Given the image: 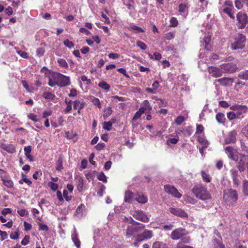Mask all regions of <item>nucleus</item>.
Wrapping results in <instances>:
<instances>
[{
  "mask_svg": "<svg viewBox=\"0 0 248 248\" xmlns=\"http://www.w3.org/2000/svg\"><path fill=\"white\" fill-rule=\"evenodd\" d=\"M75 134L73 133V132L67 131L65 133V136L68 139L71 140L73 139L75 136Z\"/></svg>",
  "mask_w": 248,
  "mask_h": 248,
  "instance_id": "56",
  "label": "nucleus"
},
{
  "mask_svg": "<svg viewBox=\"0 0 248 248\" xmlns=\"http://www.w3.org/2000/svg\"><path fill=\"white\" fill-rule=\"evenodd\" d=\"M187 9V6L185 4H180L179 5V11L181 13H184L185 12Z\"/></svg>",
  "mask_w": 248,
  "mask_h": 248,
  "instance_id": "52",
  "label": "nucleus"
},
{
  "mask_svg": "<svg viewBox=\"0 0 248 248\" xmlns=\"http://www.w3.org/2000/svg\"><path fill=\"white\" fill-rule=\"evenodd\" d=\"M198 141L202 145L203 148H206L209 145V142L204 137H199Z\"/></svg>",
  "mask_w": 248,
  "mask_h": 248,
  "instance_id": "31",
  "label": "nucleus"
},
{
  "mask_svg": "<svg viewBox=\"0 0 248 248\" xmlns=\"http://www.w3.org/2000/svg\"><path fill=\"white\" fill-rule=\"evenodd\" d=\"M122 1L129 10L134 9V0H122Z\"/></svg>",
  "mask_w": 248,
  "mask_h": 248,
  "instance_id": "29",
  "label": "nucleus"
},
{
  "mask_svg": "<svg viewBox=\"0 0 248 248\" xmlns=\"http://www.w3.org/2000/svg\"><path fill=\"white\" fill-rule=\"evenodd\" d=\"M39 229L41 231H47L48 230V227L46 225L39 223Z\"/></svg>",
  "mask_w": 248,
  "mask_h": 248,
  "instance_id": "63",
  "label": "nucleus"
},
{
  "mask_svg": "<svg viewBox=\"0 0 248 248\" xmlns=\"http://www.w3.org/2000/svg\"><path fill=\"white\" fill-rule=\"evenodd\" d=\"M103 128L107 131H110L112 128V125L108 122H105L103 123Z\"/></svg>",
  "mask_w": 248,
  "mask_h": 248,
  "instance_id": "53",
  "label": "nucleus"
},
{
  "mask_svg": "<svg viewBox=\"0 0 248 248\" xmlns=\"http://www.w3.org/2000/svg\"><path fill=\"white\" fill-rule=\"evenodd\" d=\"M164 190L167 193L175 198H180L182 196V194L175 187L170 185L164 186Z\"/></svg>",
  "mask_w": 248,
  "mask_h": 248,
  "instance_id": "12",
  "label": "nucleus"
},
{
  "mask_svg": "<svg viewBox=\"0 0 248 248\" xmlns=\"http://www.w3.org/2000/svg\"><path fill=\"white\" fill-rule=\"evenodd\" d=\"M216 118L219 123H224L226 120L224 114L220 112L217 114Z\"/></svg>",
  "mask_w": 248,
  "mask_h": 248,
  "instance_id": "32",
  "label": "nucleus"
},
{
  "mask_svg": "<svg viewBox=\"0 0 248 248\" xmlns=\"http://www.w3.org/2000/svg\"><path fill=\"white\" fill-rule=\"evenodd\" d=\"M137 46L140 47L142 50H145L147 48V46L143 42L138 41L136 43Z\"/></svg>",
  "mask_w": 248,
  "mask_h": 248,
  "instance_id": "51",
  "label": "nucleus"
},
{
  "mask_svg": "<svg viewBox=\"0 0 248 248\" xmlns=\"http://www.w3.org/2000/svg\"><path fill=\"white\" fill-rule=\"evenodd\" d=\"M246 36L242 34L236 35L231 43V47L232 50L242 49L245 46Z\"/></svg>",
  "mask_w": 248,
  "mask_h": 248,
  "instance_id": "2",
  "label": "nucleus"
},
{
  "mask_svg": "<svg viewBox=\"0 0 248 248\" xmlns=\"http://www.w3.org/2000/svg\"><path fill=\"white\" fill-rule=\"evenodd\" d=\"M98 86L107 92L108 91L110 88V85L104 81L100 82L98 84Z\"/></svg>",
  "mask_w": 248,
  "mask_h": 248,
  "instance_id": "35",
  "label": "nucleus"
},
{
  "mask_svg": "<svg viewBox=\"0 0 248 248\" xmlns=\"http://www.w3.org/2000/svg\"><path fill=\"white\" fill-rule=\"evenodd\" d=\"M129 220L133 222V223L127 227L126 232L127 235L131 236L135 232H137L144 227L143 224L135 221L131 217L129 219Z\"/></svg>",
  "mask_w": 248,
  "mask_h": 248,
  "instance_id": "6",
  "label": "nucleus"
},
{
  "mask_svg": "<svg viewBox=\"0 0 248 248\" xmlns=\"http://www.w3.org/2000/svg\"><path fill=\"white\" fill-rule=\"evenodd\" d=\"M223 198L226 202H235L238 199L237 192L236 190L232 189L225 190Z\"/></svg>",
  "mask_w": 248,
  "mask_h": 248,
  "instance_id": "3",
  "label": "nucleus"
},
{
  "mask_svg": "<svg viewBox=\"0 0 248 248\" xmlns=\"http://www.w3.org/2000/svg\"><path fill=\"white\" fill-rule=\"evenodd\" d=\"M56 78L57 79L58 86L62 87L70 84V79L69 77H67L60 73H56Z\"/></svg>",
  "mask_w": 248,
  "mask_h": 248,
  "instance_id": "8",
  "label": "nucleus"
},
{
  "mask_svg": "<svg viewBox=\"0 0 248 248\" xmlns=\"http://www.w3.org/2000/svg\"><path fill=\"white\" fill-rule=\"evenodd\" d=\"M24 150L26 157L30 160V161L33 160L32 156L31 155V146L24 147Z\"/></svg>",
  "mask_w": 248,
  "mask_h": 248,
  "instance_id": "23",
  "label": "nucleus"
},
{
  "mask_svg": "<svg viewBox=\"0 0 248 248\" xmlns=\"http://www.w3.org/2000/svg\"><path fill=\"white\" fill-rule=\"evenodd\" d=\"M130 31H134L135 33H140V32H143L144 31L140 28L138 26H137L134 25H131L129 27Z\"/></svg>",
  "mask_w": 248,
  "mask_h": 248,
  "instance_id": "37",
  "label": "nucleus"
},
{
  "mask_svg": "<svg viewBox=\"0 0 248 248\" xmlns=\"http://www.w3.org/2000/svg\"><path fill=\"white\" fill-rule=\"evenodd\" d=\"M230 109L235 111L238 118H243L247 112L248 108L246 105L236 104L230 107Z\"/></svg>",
  "mask_w": 248,
  "mask_h": 248,
  "instance_id": "7",
  "label": "nucleus"
},
{
  "mask_svg": "<svg viewBox=\"0 0 248 248\" xmlns=\"http://www.w3.org/2000/svg\"><path fill=\"white\" fill-rule=\"evenodd\" d=\"M176 248H193L191 246H186L182 242H179L176 246Z\"/></svg>",
  "mask_w": 248,
  "mask_h": 248,
  "instance_id": "64",
  "label": "nucleus"
},
{
  "mask_svg": "<svg viewBox=\"0 0 248 248\" xmlns=\"http://www.w3.org/2000/svg\"><path fill=\"white\" fill-rule=\"evenodd\" d=\"M57 62L62 67L67 68L68 67V64L64 59L59 58L57 60Z\"/></svg>",
  "mask_w": 248,
  "mask_h": 248,
  "instance_id": "38",
  "label": "nucleus"
},
{
  "mask_svg": "<svg viewBox=\"0 0 248 248\" xmlns=\"http://www.w3.org/2000/svg\"><path fill=\"white\" fill-rule=\"evenodd\" d=\"M141 105L143 106L144 108L147 109V110L151 111L152 109V107L151 106L149 102L147 100H144Z\"/></svg>",
  "mask_w": 248,
  "mask_h": 248,
  "instance_id": "49",
  "label": "nucleus"
},
{
  "mask_svg": "<svg viewBox=\"0 0 248 248\" xmlns=\"http://www.w3.org/2000/svg\"><path fill=\"white\" fill-rule=\"evenodd\" d=\"M204 128L201 124L197 125L196 127V134H201L203 131Z\"/></svg>",
  "mask_w": 248,
  "mask_h": 248,
  "instance_id": "60",
  "label": "nucleus"
},
{
  "mask_svg": "<svg viewBox=\"0 0 248 248\" xmlns=\"http://www.w3.org/2000/svg\"><path fill=\"white\" fill-rule=\"evenodd\" d=\"M235 6L238 9H241L243 7V4L240 0H235Z\"/></svg>",
  "mask_w": 248,
  "mask_h": 248,
  "instance_id": "59",
  "label": "nucleus"
},
{
  "mask_svg": "<svg viewBox=\"0 0 248 248\" xmlns=\"http://www.w3.org/2000/svg\"><path fill=\"white\" fill-rule=\"evenodd\" d=\"M91 101L94 105L96 106L99 108H102L101 104L98 98L92 96L91 97Z\"/></svg>",
  "mask_w": 248,
  "mask_h": 248,
  "instance_id": "39",
  "label": "nucleus"
},
{
  "mask_svg": "<svg viewBox=\"0 0 248 248\" xmlns=\"http://www.w3.org/2000/svg\"><path fill=\"white\" fill-rule=\"evenodd\" d=\"M225 151L229 158L234 161H238L239 154L234 148L232 146H227L225 149Z\"/></svg>",
  "mask_w": 248,
  "mask_h": 248,
  "instance_id": "10",
  "label": "nucleus"
},
{
  "mask_svg": "<svg viewBox=\"0 0 248 248\" xmlns=\"http://www.w3.org/2000/svg\"><path fill=\"white\" fill-rule=\"evenodd\" d=\"M236 25L239 29H243L247 27L248 30V16L247 14L242 12H238L236 15Z\"/></svg>",
  "mask_w": 248,
  "mask_h": 248,
  "instance_id": "4",
  "label": "nucleus"
},
{
  "mask_svg": "<svg viewBox=\"0 0 248 248\" xmlns=\"http://www.w3.org/2000/svg\"><path fill=\"white\" fill-rule=\"evenodd\" d=\"M153 236L152 232L146 230L140 235L138 236L137 240L138 241H142L144 240L150 239Z\"/></svg>",
  "mask_w": 248,
  "mask_h": 248,
  "instance_id": "20",
  "label": "nucleus"
},
{
  "mask_svg": "<svg viewBox=\"0 0 248 248\" xmlns=\"http://www.w3.org/2000/svg\"><path fill=\"white\" fill-rule=\"evenodd\" d=\"M142 114L140 113L139 111H137L135 114L134 116L132 118L133 121H136L138 119H140L141 116Z\"/></svg>",
  "mask_w": 248,
  "mask_h": 248,
  "instance_id": "62",
  "label": "nucleus"
},
{
  "mask_svg": "<svg viewBox=\"0 0 248 248\" xmlns=\"http://www.w3.org/2000/svg\"><path fill=\"white\" fill-rule=\"evenodd\" d=\"M192 192L196 198L202 201L208 200L212 199L211 194L205 186H196L192 189Z\"/></svg>",
  "mask_w": 248,
  "mask_h": 248,
  "instance_id": "1",
  "label": "nucleus"
},
{
  "mask_svg": "<svg viewBox=\"0 0 248 248\" xmlns=\"http://www.w3.org/2000/svg\"><path fill=\"white\" fill-rule=\"evenodd\" d=\"M62 158L60 157L56 162V170L58 171H61L63 169Z\"/></svg>",
  "mask_w": 248,
  "mask_h": 248,
  "instance_id": "36",
  "label": "nucleus"
},
{
  "mask_svg": "<svg viewBox=\"0 0 248 248\" xmlns=\"http://www.w3.org/2000/svg\"><path fill=\"white\" fill-rule=\"evenodd\" d=\"M231 177L232 179L233 185L237 187L240 184V181L239 179V176L238 175V171L234 168L231 169L230 171Z\"/></svg>",
  "mask_w": 248,
  "mask_h": 248,
  "instance_id": "15",
  "label": "nucleus"
},
{
  "mask_svg": "<svg viewBox=\"0 0 248 248\" xmlns=\"http://www.w3.org/2000/svg\"><path fill=\"white\" fill-rule=\"evenodd\" d=\"M72 239L77 248H80V242L78 238V232L76 229L74 228L73 232L72 234Z\"/></svg>",
  "mask_w": 248,
  "mask_h": 248,
  "instance_id": "22",
  "label": "nucleus"
},
{
  "mask_svg": "<svg viewBox=\"0 0 248 248\" xmlns=\"http://www.w3.org/2000/svg\"><path fill=\"white\" fill-rule=\"evenodd\" d=\"M56 73H54L51 78H49L48 84L51 87L58 85L57 79H56Z\"/></svg>",
  "mask_w": 248,
  "mask_h": 248,
  "instance_id": "25",
  "label": "nucleus"
},
{
  "mask_svg": "<svg viewBox=\"0 0 248 248\" xmlns=\"http://www.w3.org/2000/svg\"><path fill=\"white\" fill-rule=\"evenodd\" d=\"M185 120L184 117L182 116H178L175 120V122L176 124L177 125H180Z\"/></svg>",
  "mask_w": 248,
  "mask_h": 248,
  "instance_id": "55",
  "label": "nucleus"
},
{
  "mask_svg": "<svg viewBox=\"0 0 248 248\" xmlns=\"http://www.w3.org/2000/svg\"><path fill=\"white\" fill-rule=\"evenodd\" d=\"M0 148L6 151L9 154H14L16 151L15 146L11 144H5L3 142H0Z\"/></svg>",
  "mask_w": 248,
  "mask_h": 248,
  "instance_id": "18",
  "label": "nucleus"
},
{
  "mask_svg": "<svg viewBox=\"0 0 248 248\" xmlns=\"http://www.w3.org/2000/svg\"><path fill=\"white\" fill-rule=\"evenodd\" d=\"M208 72L209 74L214 78H218L222 76L224 72L222 71L220 66L217 67H209Z\"/></svg>",
  "mask_w": 248,
  "mask_h": 248,
  "instance_id": "14",
  "label": "nucleus"
},
{
  "mask_svg": "<svg viewBox=\"0 0 248 248\" xmlns=\"http://www.w3.org/2000/svg\"><path fill=\"white\" fill-rule=\"evenodd\" d=\"M148 56L152 60H159L161 58V55L158 52H155L153 55L149 53Z\"/></svg>",
  "mask_w": 248,
  "mask_h": 248,
  "instance_id": "40",
  "label": "nucleus"
},
{
  "mask_svg": "<svg viewBox=\"0 0 248 248\" xmlns=\"http://www.w3.org/2000/svg\"><path fill=\"white\" fill-rule=\"evenodd\" d=\"M136 201L140 203H145L148 201V198L142 194H138L135 199Z\"/></svg>",
  "mask_w": 248,
  "mask_h": 248,
  "instance_id": "24",
  "label": "nucleus"
},
{
  "mask_svg": "<svg viewBox=\"0 0 248 248\" xmlns=\"http://www.w3.org/2000/svg\"><path fill=\"white\" fill-rule=\"evenodd\" d=\"M152 248H168V246L162 242H156L153 244Z\"/></svg>",
  "mask_w": 248,
  "mask_h": 248,
  "instance_id": "30",
  "label": "nucleus"
},
{
  "mask_svg": "<svg viewBox=\"0 0 248 248\" xmlns=\"http://www.w3.org/2000/svg\"><path fill=\"white\" fill-rule=\"evenodd\" d=\"M243 192L245 196H248V180H245L243 182Z\"/></svg>",
  "mask_w": 248,
  "mask_h": 248,
  "instance_id": "34",
  "label": "nucleus"
},
{
  "mask_svg": "<svg viewBox=\"0 0 248 248\" xmlns=\"http://www.w3.org/2000/svg\"><path fill=\"white\" fill-rule=\"evenodd\" d=\"M64 45L69 48H73L74 46V44L72 42L70 41L68 39H66L64 40Z\"/></svg>",
  "mask_w": 248,
  "mask_h": 248,
  "instance_id": "54",
  "label": "nucleus"
},
{
  "mask_svg": "<svg viewBox=\"0 0 248 248\" xmlns=\"http://www.w3.org/2000/svg\"><path fill=\"white\" fill-rule=\"evenodd\" d=\"M133 193L130 191H126L125 193L124 202H130L133 197Z\"/></svg>",
  "mask_w": 248,
  "mask_h": 248,
  "instance_id": "28",
  "label": "nucleus"
},
{
  "mask_svg": "<svg viewBox=\"0 0 248 248\" xmlns=\"http://www.w3.org/2000/svg\"><path fill=\"white\" fill-rule=\"evenodd\" d=\"M220 67L224 73H232L235 72L238 68L236 64L233 63H224L220 65Z\"/></svg>",
  "mask_w": 248,
  "mask_h": 248,
  "instance_id": "13",
  "label": "nucleus"
},
{
  "mask_svg": "<svg viewBox=\"0 0 248 248\" xmlns=\"http://www.w3.org/2000/svg\"><path fill=\"white\" fill-rule=\"evenodd\" d=\"M187 234L186 230L183 228H179L173 230L170 234V238L173 240H179Z\"/></svg>",
  "mask_w": 248,
  "mask_h": 248,
  "instance_id": "9",
  "label": "nucleus"
},
{
  "mask_svg": "<svg viewBox=\"0 0 248 248\" xmlns=\"http://www.w3.org/2000/svg\"><path fill=\"white\" fill-rule=\"evenodd\" d=\"M132 216L135 219L144 222H147L149 220V217L147 215L142 211L140 210H135L132 211Z\"/></svg>",
  "mask_w": 248,
  "mask_h": 248,
  "instance_id": "11",
  "label": "nucleus"
},
{
  "mask_svg": "<svg viewBox=\"0 0 248 248\" xmlns=\"http://www.w3.org/2000/svg\"><path fill=\"white\" fill-rule=\"evenodd\" d=\"M29 239L30 236L29 235H25L21 241V244L23 246L28 245L29 243Z\"/></svg>",
  "mask_w": 248,
  "mask_h": 248,
  "instance_id": "58",
  "label": "nucleus"
},
{
  "mask_svg": "<svg viewBox=\"0 0 248 248\" xmlns=\"http://www.w3.org/2000/svg\"><path fill=\"white\" fill-rule=\"evenodd\" d=\"M47 186L51 189L54 191H55L58 188V185L53 183V182H49L47 184Z\"/></svg>",
  "mask_w": 248,
  "mask_h": 248,
  "instance_id": "47",
  "label": "nucleus"
},
{
  "mask_svg": "<svg viewBox=\"0 0 248 248\" xmlns=\"http://www.w3.org/2000/svg\"><path fill=\"white\" fill-rule=\"evenodd\" d=\"M169 211L173 215L181 217H187L188 215L184 210L179 209L171 207L169 208Z\"/></svg>",
  "mask_w": 248,
  "mask_h": 248,
  "instance_id": "17",
  "label": "nucleus"
},
{
  "mask_svg": "<svg viewBox=\"0 0 248 248\" xmlns=\"http://www.w3.org/2000/svg\"><path fill=\"white\" fill-rule=\"evenodd\" d=\"M52 111L51 110H47L44 111L43 113V117L44 118H46L50 116L52 114Z\"/></svg>",
  "mask_w": 248,
  "mask_h": 248,
  "instance_id": "61",
  "label": "nucleus"
},
{
  "mask_svg": "<svg viewBox=\"0 0 248 248\" xmlns=\"http://www.w3.org/2000/svg\"><path fill=\"white\" fill-rule=\"evenodd\" d=\"M2 181L4 185L8 188H12L14 184L12 180L8 178L1 177Z\"/></svg>",
  "mask_w": 248,
  "mask_h": 248,
  "instance_id": "26",
  "label": "nucleus"
},
{
  "mask_svg": "<svg viewBox=\"0 0 248 248\" xmlns=\"http://www.w3.org/2000/svg\"><path fill=\"white\" fill-rule=\"evenodd\" d=\"M45 50L43 47L37 48L36 51V55L39 57L43 56L45 53Z\"/></svg>",
  "mask_w": 248,
  "mask_h": 248,
  "instance_id": "50",
  "label": "nucleus"
},
{
  "mask_svg": "<svg viewBox=\"0 0 248 248\" xmlns=\"http://www.w3.org/2000/svg\"><path fill=\"white\" fill-rule=\"evenodd\" d=\"M28 118L34 122H38L39 121V119L38 116L36 115H35L33 113H31L28 115Z\"/></svg>",
  "mask_w": 248,
  "mask_h": 248,
  "instance_id": "57",
  "label": "nucleus"
},
{
  "mask_svg": "<svg viewBox=\"0 0 248 248\" xmlns=\"http://www.w3.org/2000/svg\"><path fill=\"white\" fill-rule=\"evenodd\" d=\"M227 116L228 119L230 121L233 120L236 118H238L236 114L234 111L228 112L227 114Z\"/></svg>",
  "mask_w": 248,
  "mask_h": 248,
  "instance_id": "42",
  "label": "nucleus"
},
{
  "mask_svg": "<svg viewBox=\"0 0 248 248\" xmlns=\"http://www.w3.org/2000/svg\"><path fill=\"white\" fill-rule=\"evenodd\" d=\"M238 77L241 79L248 80V71L245 70L240 72L238 74Z\"/></svg>",
  "mask_w": 248,
  "mask_h": 248,
  "instance_id": "43",
  "label": "nucleus"
},
{
  "mask_svg": "<svg viewBox=\"0 0 248 248\" xmlns=\"http://www.w3.org/2000/svg\"><path fill=\"white\" fill-rule=\"evenodd\" d=\"M85 105L86 103L83 100H76L73 102L74 108L78 109V113L79 114L81 113L80 110L84 108Z\"/></svg>",
  "mask_w": 248,
  "mask_h": 248,
  "instance_id": "21",
  "label": "nucleus"
},
{
  "mask_svg": "<svg viewBox=\"0 0 248 248\" xmlns=\"http://www.w3.org/2000/svg\"><path fill=\"white\" fill-rule=\"evenodd\" d=\"M43 97L46 100L53 101L56 98V96L50 92H45L43 93Z\"/></svg>",
  "mask_w": 248,
  "mask_h": 248,
  "instance_id": "27",
  "label": "nucleus"
},
{
  "mask_svg": "<svg viewBox=\"0 0 248 248\" xmlns=\"http://www.w3.org/2000/svg\"><path fill=\"white\" fill-rule=\"evenodd\" d=\"M83 179L80 177H78L77 178V184L78 190L81 191L83 189L84 185Z\"/></svg>",
  "mask_w": 248,
  "mask_h": 248,
  "instance_id": "33",
  "label": "nucleus"
},
{
  "mask_svg": "<svg viewBox=\"0 0 248 248\" xmlns=\"http://www.w3.org/2000/svg\"><path fill=\"white\" fill-rule=\"evenodd\" d=\"M97 178L99 180L104 183H106L107 182V177L103 172H101L98 174Z\"/></svg>",
  "mask_w": 248,
  "mask_h": 248,
  "instance_id": "46",
  "label": "nucleus"
},
{
  "mask_svg": "<svg viewBox=\"0 0 248 248\" xmlns=\"http://www.w3.org/2000/svg\"><path fill=\"white\" fill-rule=\"evenodd\" d=\"M213 243V248H225L224 245L220 243L217 239L214 240Z\"/></svg>",
  "mask_w": 248,
  "mask_h": 248,
  "instance_id": "45",
  "label": "nucleus"
},
{
  "mask_svg": "<svg viewBox=\"0 0 248 248\" xmlns=\"http://www.w3.org/2000/svg\"><path fill=\"white\" fill-rule=\"evenodd\" d=\"M237 132L235 130L230 131L225 139L224 142L226 144L234 143L236 141Z\"/></svg>",
  "mask_w": 248,
  "mask_h": 248,
  "instance_id": "16",
  "label": "nucleus"
},
{
  "mask_svg": "<svg viewBox=\"0 0 248 248\" xmlns=\"http://www.w3.org/2000/svg\"><path fill=\"white\" fill-rule=\"evenodd\" d=\"M84 208L85 206L82 204H81L79 206H78L76 209V214L77 215L81 216Z\"/></svg>",
  "mask_w": 248,
  "mask_h": 248,
  "instance_id": "48",
  "label": "nucleus"
},
{
  "mask_svg": "<svg viewBox=\"0 0 248 248\" xmlns=\"http://www.w3.org/2000/svg\"><path fill=\"white\" fill-rule=\"evenodd\" d=\"M201 175L204 182L209 183L211 181V178L209 175L206 173L204 171H202Z\"/></svg>",
  "mask_w": 248,
  "mask_h": 248,
  "instance_id": "41",
  "label": "nucleus"
},
{
  "mask_svg": "<svg viewBox=\"0 0 248 248\" xmlns=\"http://www.w3.org/2000/svg\"><path fill=\"white\" fill-rule=\"evenodd\" d=\"M233 8L232 2L229 0H226L224 4L220 8L219 12L220 13H225L228 15L232 19L234 18L233 13L232 12Z\"/></svg>",
  "mask_w": 248,
  "mask_h": 248,
  "instance_id": "5",
  "label": "nucleus"
},
{
  "mask_svg": "<svg viewBox=\"0 0 248 248\" xmlns=\"http://www.w3.org/2000/svg\"><path fill=\"white\" fill-rule=\"evenodd\" d=\"M112 110L111 107H108L104 110V114H103V117L104 119H106L108 116H109L112 113Z\"/></svg>",
  "mask_w": 248,
  "mask_h": 248,
  "instance_id": "44",
  "label": "nucleus"
},
{
  "mask_svg": "<svg viewBox=\"0 0 248 248\" xmlns=\"http://www.w3.org/2000/svg\"><path fill=\"white\" fill-rule=\"evenodd\" d=\"M217 81L221 85L231 86L234 81V79L230 78H223L218 79Z\"/></svg>",
  "mask_w": 248,
  "mask_h": 248,
  "instance_id": "19",
  "label": "nucleus"
}]
</instances>
